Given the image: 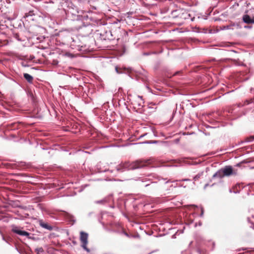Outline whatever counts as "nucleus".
I'll return each mask as SVG.
<instances>
[{"label":"nucleus","instance_id":"6","mask_svg":"<svg viewBox=\"0 0 254 254\" xmlns=\"http://www.w3.org/2000/svg\"><path fill=\"white\" fill-rule=\"evenodd\" d=\"M243 21L247 24H253L254 23V17L251 18L249 15L245 14L243 16Z\"/></svg>","mask_w":254,"mask_h":254},{"label":"nucleus","instance_id":"11","mask_svg":"<svg viewBox=\"0 0 254 254\" xmlns=\"http://www.w3.org/2000/svg\"><path fill=\"white\" fill-rule=\"evenodd\" d=\"M254 140V136L253 135V136H251L249 137L246 138L245 141L250 142V141H252Z\"/></svg>","mask_w":254,"mask_h":254},{"label":"nucleus","instance_id":"2","mask_svg":"<svg viewBox=\"0 0 254 254\" xmlns=\"http://www.w3.org/2000/svg\"><path fill=\"white\" fill-rule=\"evenodd\" d=\"M233 174V170L231 166H227L217 172L214 175V177L223 178L225 176H230Z\"/></svg>","mask_w":254,"mask_h":254},{"label":"nucleus","instance_id":"9","mask_svg":"<svg viewBox=\"0 0 254 254\" xmlns=\"http://www.w3.org/2000/svg\"><path fill=\"white\" fill-rule=\"evenodd\" d=\"M24 77L29 83H32L33 80V77L28 73H24Z\"/></svg>","mask_w":254,"mask_h":254},{"label":"nucleus","instance_id":"7","mask_svg":"<svg viewBox=\"0 0 254 254\" xmlns=\"http://www.w3.org/2000/svg\"><path fill=\"white\" fill-rule=\"evenodd\" d=\"M39 224L42 227H43L45 229H46L47 230H52L53 229L52 226L49 225L48 223H45L42 220L40 221Z\"/></svg>","mask_w":254,"mask_h":254},{"label":"nucleus","instance_id":"16","mask_svg":"<svg viewBox=\"0 0 254 254\" xmlns=\"http://www.w3.org/2000/svg\"><path fill=\"white\" fill-rule=\"evenodd\" d=\"M12 125H13V126H17V124H16V123H14V124H12Z\"/></svg>","mask_w":254,"mask_h":254},{"label":"nucleus","instance_id":"5","mask_svg":"<svg viewBox=\"0 0 254 254\" xmlns=\"http://www.w3.org/2000/svg\"><path fill=\"white\" fill-rule=\"evenodd\" d=\"M190 16V14L185 10H180L179 23L184 22V20L188 19Z\"/></svg>","mask_w":254,"mask_h":254},{"label":"nucleus","instance_id":"14","mask_svg":"<svg viewBox=\"0 0 254 254\" xmlns=\"http://www.w3.org/2000/svg\"><path fill=\"white\" fill-rule=\"evenodd\" d=\"M116 70L118 73H120V72L118 70V68L117 67H116Z\"/></svg>","mask_w":254,"mask_h":254},{"label":"nucleus","instance_id":"15","mask_svg":"<svg viewBox=\"0 0 254 254\" xmlns=\"http://www.w3.org/2000/svg\"><path fill=\"white\" fill-rule=\"evenodd\" d=\"M182 181H190V179H187L182 180Z\"/></svg>","mask_w":254,"mask_h":254},{"label":"nucleus","instance_id":"13","mask_svg":"<svg viewBox=\"0 0 254 254\" xmlns=\"http://www.w3.org/2000/svg\"><path fill=\"white\" fill-rule=\"evenodd\" d=\"M200 176L201 175L200 174L196 175L193 178L194 181H196L197 180H198L200 178Z\"/></svg>","mask_w":254,"mask_h":254},{"label":"nucleus","instance_id":"12","mask_svg":"<svg viewBox=\"0 0 254 254\" xmlns=\"http://www.w3.org/2000/svg\"><path fill=\"white\" fill-rule=\"evenodd\" d=\"M36 251L38 254H39L40 253H42L44 252L43 248L41 247L36 249Z\"/></svg>","mask_w":254,"mask_h":254},{"label":"nucleus","instance_id":"8","mask_svg":"<svg viewBox=\"0 0 254 254\" xmlns=\"http://www.w3.org/2000/svg\"><path fill=\"white\" fill-rule=\"evenodd\" d=\"M180 9L174 10L171 13V17L174 19L178 18L180 19Z\"/></svg>","mask_w":254,"mask_h":254},{"label":"nucleus","instance_id":"1","mask_svg":"<svg viewBox=\"0 0 254 254\" xmlns=\"http://www.w3.org/2000/svg\"><path fill=\"white\" fill-rule=\"evenodd\" d=\"M148 164V161L137 160L131 163H125L123 167L128 170H133L143 167Z\"/></svg>","mask_w":254,"mask_h":254},{"label":"nucleus","instance_id":"4","mask_svg":"<svg viewBox=\"0 0 254 254\" xmlns=\"http://www.w3.org/2000/svg\"><path fill=\"white\" fill-rule=\"evenodd\" d=\"M11 227V231L13 233H15L20 236H28L29 235V233L28 232L20 230L19 227H18L17 226L12 225Z\"/></svg>","mask_w":254,"mask_h":254},{"label":"nucleus","instance_id":"10","mask_svg":"<svg viewBox=\"0 0 254 254\" xmlns=\"http://www.w3.org/2000/svg\"><path fill=\"white\" fill-rule=\"evenodd\" d=\"M35 13H34L33 10H30L28 12H27L24 15V17H28L29 16H32L33 15H34Z\"/></svg>","mask_w":254,"mask_h":254},{"label":"nucleus","instance_id":"3","mask_svg":"<svg viewBox=\"0 0 254 254\" xmlns=\"http://www.w3.org/2000/svg\"><path fill=\"white\" fill-rule=\"evenodd\" d=\"M88 235L87 233L81 231L80 233V240L82 243V247L84 249L89 251V250L87 248V245L88 244Z\"/></svg>","mask_w":254,"mask_h":254}]
</instances>
